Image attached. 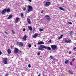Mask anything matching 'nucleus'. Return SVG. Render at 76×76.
Returning <instances> with one entry per match:
<instances>
[{
    "label": "nucleus",
    "instance_id": "f257e3e1",
    "mask_svg": "<svg viewBox=\"0 0 76 76\" xmlns=\"http://www.w3.org/2000/svg\"><path fill=\"white\" fill-rule=\"evenodd\" d=\"M64 39L65 40V43H71V42H72V41L71 40V39H70L65 38Z\"/></svg>",
    "mask_w": 76,
    "mask_h": 76
},
{
    "label": "nucleus",
    "instance_id": "f03ea898",
    "mask_svg": "<svg viewBox=\"0 0 76 76\" xmlns=\"http://www.w3.org/2000/svg\"><path fill=\"white\" fill-rule=\"evenodd\" d=\"M45 45H41L39 47H38V50H41V51H43L45 49Z\"/></svg>",
    "mask_w": 76,
    "mask_h": 76
},
{
    "label": "nucleus",
    "instance_id": "7ed1b4c3",
    "mask_svg": "<svg viewBox=\"0 0 76 76\" xmlns=\"http://www.w3.org/2000/svg\"><path fill=\"white\" fill-rule=\"evenodd\" d=\"M3 63L4 64H6L7 63V58H3Z\"/></svg>",
    "mask_w": 76,
    "mask_h": 76
},
{
    "label": "nucleus",
    "instance_id": "20e7f679",
    "mask_svg": "<svg viewBox=\"0 0 76 76\" xmlns=\"http://www.w3.org/2000/svg\"><path fill=\"white\" fill-rule=\"evenodd\" d=\"M51 47L52 50H55L57 48V46L56 45H51Z\"/></svg>",
    "mask_w": 76,
    "mask_h": 76
},
{
    "label": "nucleus",
    "instance_id": "39448f33",
    "mask_svg": "<svg viewBox=\"0 0 76 76\" xmlns=\"http://www.w3.org/2000/svg\"><path fill=\"white\" fill-rule=\"evenodd\" d=\"M28 12H31L33 8L31 6H29L28 7Z\"/></svg>",
    "mask_w": 76,
    "mask_h": 76
},
{
    "label": "nucleus",
    "instance_id": "423d86ee",
    "mask_svg": "<svg viewBox=\"0 0 76 76\" xmlns=\"http://www.w3.org/2000/svg\"><path fill=\"white\" fill-rule=\"evenodd\" d=\"M50 4H51V2H47L46 3L45 6V7H48V6H49L50 5Z\"/></svg>",
    "mask_w": 76,
    "mask_h": 76
},
{
    "label": "nucleus",
    "instance_id": "0eeeda50",
    "mask_svg": "<svg viewBox=\"0 0 76 76\" xmlns=\"http://www.w3.org/2000/svg\"><path fill=\"white\" fill-rule=\"evenodd\" d=\"M45 49H46V50H51V48L50 47L48 46H45Z\"/></svg>",
    "mask_w": 76,
    "mask_h": 76
},
{
    "label": "nucleus",
    "instance_id": "6e6552de",
    "mask_svg": "<svg viewBox=\"0 0 76 76\" xmlns=\"http://www.w3.org/2000/svg\"><path fill=\"white\" fill-rule=\"evenodd\" d=\"M18 51L19 50L18 48H15V50H14V53H18Z\"/></svg>",
    "mask_w": 76,
    "mask_h": 76
},
{
    "label": "nucleus",
    "instance_id": "1a4fd4ad",
    "mask_svg": "<svg viewBox=\"0 0 76 76\" xmlns=\"http://www.w3.org/2000/svg\"><path fill=\"white\" fill-rule=\"evenodd\" d=\"M44 42L43 41H40V42H38L37 43V44H38L39 45H42L43 44H44Z\"/></svg>",
    "mask_w": 76,
    "mask_h": 76
},
{
    "label": "nucleus",
    "instance_id": "9d476101",
    "mask_svg": "<svg viewBox=\"0 0 76 76\" xmlns=\"http://www.w3.org/2000/svg\"><path fill=\"white\" fill-rule=\"evenodd\" d=\"M18 44L20 47H22L23 45V43L22 42H18Z\"/></svg>",
    "mask_w": 76,
    "mask_h": 76
},
{
    "label": "nucleus",
    "instance_id": "9b49d317",
    "mask_svg": "<svg viewBox=\"0 0 76 76\" xmlns=\"http://www.w3.org/2000/svg\"><path fill=\"white\" fill-rule=\"evenodd\" d=\"M38 34H34V35L33 36V38H37L38 36Z\"/></svg>",
    "mask_w": 76,
    "mask_h": 76
},
{
    "label": "nucleus",
    "instance_id": "f8f14e48",
    "mask_svg": "<svg viewBox=\"0 0 76 76\" xmlns=\"http://www.w3.org/2000/svg\"><path fill=\"white\" fill-rule=\"evenodd\" d=\"M6 12V9H4V10L1 13L2 15H4L5 13Z\"/></svg>",
    "mask_w": 76,
    "mask_h": 76
},
{
    "label": "nucleus",
    "instance_id": "ddd939ff",
    "mask_svg": "<svg viewBox=\"0 0 76 76\" xmlns=\"http://www.w3.org/2000/svg\"><path fill=\"white\" fill-rule=\"evenodd\" d=\"M27 22L28 23H29V24H31V20H30V19L29 18H27Z\"/></svg>",
    "mask_w": 76,
    "mask_h": 76
},
{
    "label": "nucleus",
    "instance_id": "4468645a",
    "mask_svg": "<svg viewBox=\"0 0 76 76\" xmlns=\"http://www.w3.org/2000/svg\"><path fill=\"white\" fill-rule=\"evenodd\" d=\"M26 38H27L26 35H25L23 37V39L24 41H26Z\"/></svg>",
    "mask_w": 76,
    "mask_h": 76
},
{
    "label": "nucleus",
    "instance_id": "2eb2a0df",
    "mask_svg": "<svg viewBox=\"0 0 76 76\" xmlns=\"http://www.w3.org/2000/svg\"><path fill=\"white\" fill-rule=\"evenodd\" d=\"M68 72L71 75H73V71L69 70L68 71Z\"/></svg>",
    "mask_w": 76,
    "mask_h": 76
},
{
    "label": "nucleus",
    "instance_id": "dca6fc26",
    "mask_svg": "<svg viewBox=\"0 0 76 76\" xmlns=\"http://www.w3.org/2000/svg\"><path fill=\"white\" fill-rule=\"evenodd\" d=\"M6 12H7V13H9V12H10V9H6Z\"/></svg>",
    "mask_w": 76,
    "mask_h": 76
},
{
    "label": "nucleus",
    "instance_id": "f3484780",
    "mask_svg": "<svg viewBox=\"0 0 76 76\" xmlns=\"http://www.w3.org/2000/svg\"><path fill=\"white\" fill-rule=\"evenodd\" d=\"M46 18L48 19V20H49V19H50V16H49L48 15H46Z\"/></svg>",
    "mask_w": 76,
    "mask_h": 76
},
{
    "label": "nucleus",
    "instance_id": "a211bd4d",
    "mask_svg": "<svg viewBox=\"0 0 76 76\" xmlns=\"http://www.w3.org/2000/svg\"><path fill=\"white\" fill-rule=\"evenodd\" d=\"M7 52L8 54H10L11 53V50H10V49H8L7 50Z\"/></svg>",
    "mask_w": 76,
    "mask_h": 76
},
{
    "label": "nucleus",
    "instance_id": "6ab92c4d",
    "mask_svg": "<svg viewBox=\"0 0 76 76\" xmlns=\"http://www.w3.org/2000/svg\"><path fill=\"white\" fill-rule=\"evenodd\" d=\"M59 9L60 10H63V11H65V10L61 7H59Z\"/></svg>",
    "mask_w": 76,
    "mask_h": 76
},
{
    "label": "nucleus",
    "instance_id": "aec40b11",
    "mask_svg": "<svg viewBox=\"0 0 76 76\" xmlns=\"http://www.w3.org/2000/svg\"><path fill=\"white\" fill-rule=\"evenodd\" d=\"M16 20H15V22L16 23H18V22H19V18H16Z\"/></svg>",
    "mask_w": 76,
    "mask_h": 76
},
{
    "label": "nucleus",
    "instance_id": "412c9836",
    "mask_svg": "<svg viewBox=\"0 0 76 76\" xmlns=\"http://www.w3.org/2000/svg\"><path fill=\"white\" fill-rule=\"evenodd\" d=\"M12 18V15H11L9 16V17L8 18V19H10L11 18Z\"/></svg>",
    "mask_w": 76,
    "mask_h": 76
},
{
    "label": "nucleus",
    "instance_id": "4be33fe9",
    "mask_svg": "<svg viewBox=\"0 0 76 76\" xmlns=\"http://www.w3.org/2000/svg\"><path fill=\"white\" fill-rule=\"evenodd\" d=\"M28 28L30 31H31L32 29V27H31V26H28Z\"/></svg>",
    "mask_w": 76,
    "mask_h": 76
},
{
    "label": "nucleus",
    "instance_id": "5701e85b",
    "mask_svg": "<svg viewBox=\"0 0 76 76\" xmlns=\"http://www.w3.org/2000/svg\"><path fill=\"white\" fill-rule=\"evenodd\" d=\"M63 35L62 34L60 37H58V39H61L62 38V37H63Z\"/></svg>",
    "mask_w": 76,
    "mask_h": 76
},
{
    "label": "nucleus",
    "instance_id": "b1692460",
    "mask_svg": "<svg viewBox=\"0 0 76 76\" xmlns=\"http://www.w3.org/2000/svg\"><path fill=\"white\" fill-rule=\"evenodd\" d=\"M69 63V61L66 60L65 61V63L66 64H67V63Z\"/></svg>",
    "mask_w": 76,
    "mask_h": 76
},
{
    "label": "nucleus",
    "instance_id": "393cba45",
    "mask_svg": "<svg viewBox=\"0 0 76 76\" xmlns=\"http://www.w3.org/2000/svg\"><path fill=\"white\" fill-rule=\"evenodd\" d=\"M20 15H21V17H22V18H23V13H21Z\"/></svg>",
    "mask_w": 76,
    "mask_h": 76
},
{
    "label": "nucleus",
    "instance_id": "a878e982",
    "mask_svg": "<svg viewBox=\"0 0 76 76\" xmlns=\"http://www.w3.org/2000/svg\"><path fill=\"white\" fill-rule=\"evenodd\" d=\"M25 71H27L28 70V68L26 67H25Z\"/></svg>",
    "mask_w": 76,
    "mask_h": 76
},
{
    "label": "nucleus",
    "instance_id": "bb28decb",
    "mask_svg": "<svg viewBox=\"0 0 76 76\" xmlns=\"http://www.w3.org/2000/svg\"><path fill=\"white\" fill-rule=\"evenodd\" d=\"M44 31V30L42 29H39V31H40V32H41V31Z\"/></svg>",
    "mask_w": 76,
    "mask_h": 76
},
{
    "label": "nucleus",
    "instance_id": "cd10ccee",
    "mask_svg": "<svg viewBox=\"0 0 76 76\" xmlns=\"http://www.w3.org/2000/svg\"><path fill=\"white\" fill-rule=\"evenodd\" d=\"M12 32L13 33V34H15V32L13 30H12Z\"/></svg>",
    "mask_w": 76,
    "mask_h": 76
},
{
    "label": "nucleus",
    "instance_id": "c85d7f7f",
    "mask_svg": "<svg viewBox=\"0 0 76 76\" xmlns=\"http://www.w3.org/2000/svg\"><path fill=\"white\" fill-rule=\"evenodd\" d=\"M40 53H41L40 52H38L37 53V56H39V55H40Z\"/></svg>",
    "mask_w": 76,
    "mask_h": 76
},
{
    "label": "nucleus",
    "instance_id": "c756f323",
    "mask_svg": "<svg viewBox=\"0 0 76 76\" xmlns=\"http://www.w3.org/2000/svg\"><path fill=\"white\" fill-rule=\"evenodd\" d=\"M50 58H51V59H53V56H50Z\"/></svg>",
    "mask_w": 76,
    "mask_h": 76
},
{
    "label": "nucleus",
    "instance_id": "7c9ffc66",
    "mask_svg": "<svg viewBox=\"0 0 76 76\" xmlns=\"http://www.w3.org/2000/svg\"><path fill=\"white\" fill-rule=\"evenodd\" d=\"M68 23L70 25H72V23L71 22H68Z\"/></svg>",
    "mask_w": 76,
    "mask_h": 76
},
{
    "label": "nucleus",
    "instance_id": "2f4dec72",
    "mask_svg": "<svg viewBox=\"0 0 76 76\" xmlns=\"http://www.w3.org/2000/svg\"><path fill=\"white\" fill-rule=\"evenodd\" d=\"M31 45L30 44L28 45V47L29 48H31Z\"/></svg>",
    "mask_w": 76,
    "mask_h": 76
},
{
    "label": "nucleus",
    "instance_id": "473e14b6",
    "mask_svg": "<svg viewBox=\"0 0 76 76\" xmlns=\"http://www.w3.org/2000/svg\"><path fill=\"white\" fill-rule=\"evenodd\" d=\"M70 64L71 66H72V65H73V64H72V61H71L70 62Z\"/></svg>",
    "mask_w": 76,
    "mask_h": 76
},
{
    "label": "nucleus",
    "instance_id": "72a5a7b5",
    "mask_svg": "<svg viewBox=\"0 0 76 76\" xmlns=\"http://www.w3.org/2000/svg\"><path fill=\"white\" fill-rule=\"evenodd\" d=\"M9 74L8 73H6L5 74V76H9Z\"/></svg>",
    "mask_w": 76,
    "mask_h": 76
},
{
    "label": "nucleus",
    "instance_id": "f704fd0d",
    "mask_svg": "<svg viewBox=\"0 0 76 76\" xmlns=\"http://www.w3.org/2000/svg\"><path fill=\"white\" fill-rule=\"evenodd\" d=\"M28 67H29V68H30V67H31V65H30V64H29L28 65Z\"/></svg>",
    "mask_w": 76,
    "mask_h": 76
},
{
    "label": "nucleus",
    "instance_id": "c9c22d12",
    "mask_svg": "<svg viewBox=\"0 0 76 76\" xmlns=\"http://www.w3.org/2000/svg\"><path fill=\"white\" fill-rule=\"evenodd\" d=\"M26 8H23V10L24 11H25V10H26Z\"/></svg>",
    "mask_w": 76,
    "mask_h": 76
},
{
    "label": "nucleus",
    "instance_id": "e433bc0d",
    "mask_svg": "<svg viewBox=\"0 0 76 76\" xmlns=\"http://www.w3.org/2000/svg\"><path fill=\"white\" fill-rule=\"evenodd\" d=\"M25 31H26V29H25V28H24V29L23 30V32H25Z\"/></svg>",
    "mask_w": 76,
    "mask_h": 76
},
{
    "label": "nucleus",
    "instance_id": "4c0bfd02",
    "mask_svg": "<svg viewBox=\"0 0 76 76\" xmlns=\"http://www.w3.org/2000/svg\"><path fill=\"white\" fill-rule=\"evenodd\" d=\"M72 33H73V31H71L70 32V34H71V35L72 34Z\"/></svg>",
    "mask_w": 76,
    "mask_h": 76
},
{
    "label": "nucleus",
    "instance_id": "58836bf2",
    "mask_svg": "<svg viewBox=\"0 0 76 76\" xmlns=\"http://www.w3.org/2000/svg\"><path fill=\"white\" fill-rule=\"evenodd\" d=\"M1 54H2V53L1 52V51H0V55H1Z\"/></svg>",
    "mask_w": 76,
    "mask_h": 76
},
{
    "label": "nucleus",
    "instance_id": "ea45409f",
    "mask_svg": "<svg viewBox=\"0 0 76 76\" xmlns=\"http://www.w3.org/2000/svg\"><path fill=\"white\" fill-rule=\"evenodd\" d=\"M76 49V47H75L73 48L74 50H75V49Z\"/></svg>",
    "mask_w": 76,
    "mask_h": 76
},
{
    "label": "nucleus",
    "instance_id": "a19ab883",
    "mask_svg": "<svg viewBox=\"0 0 76 76\" xmlns=\"http://www.w3.org/2000/svg\"><path fill=\"white\" fill-rule=\"evenodd\" d=\"M75 58L72 59V61H75Z\"/></svg>",
    "mask_w": 76,
    "mask_h": 76
},
{
    "label": "nucleus",
    "instance_id": "79ce46f5",
    "mask_svg": "<svg viewBox=\"0 0 76 76\" xmlns=\"http://www.w3.org/2000/svg\"><path fill=\"white\" fill-rule=\"evenodd\" d=\"M43 12H44V10H42V11L41 13H43Z\"/></svg>",
    "mask_w": 76,
    "mask_h": 76
},
{
    "label": "nucleus",
    "instance_id": "37998d69",
    "mask_svg": "<svg viewBox=\"0 0 76 76\" xmlns=\"http://www.w3.org/2000/svg\"><path fill=\"white\" fill-rule=\"evenodd\" d=\"M29 1H30V2H31L32 1V0H28Z\"/></svg>",
    "mask_w": 76,
    "mask_h": 76
},
{
    "label": "nucleus",
    "instance_id": "c03bdc74",
    "mask_svg": "<svg viewBox=\"0 0 76 76\" xmlns=\"http://www.w3.org/2000/svg\"><path fill=\"white\" fill-rule=\"evenodd\" d=\"M5 34H7V33L6 32V31H5Z\"/></svg>",
    "mask_w": 76,
    "mask_h": 76
},
{
    "label": "nucleus",
    "instance_id": "a18cd8bd",
    "mask_svg": "<svg viewBox=\"0 0 76 76\" xmlns=\"http://www.w3.org/2000/svg\"><path fill=\"white\" fill-rule=\"evenodd\" d=\"M71 53H72L71 52H70L69 53V54H71Z\"/></svg>",
    "mask_w": 76,
    "mask_h": 76
},
{
    "label": "nucleus",
    "instance_id": "49530a36",
    "mask_svg": "<svg viewBox=\"0 0 76 76\" xmlns=\"http://www.w3.org/2000/svg\"><path fill=\"white\" fill-rule=\"evenodd\" d=\"M34 47H36V45H34Z\"/></svg>",
    "mask_w": 76,
    "mask_h": 76
},
{
    "label": "nucleus",
    "instance_id": "de8ad7c7",
    "mask_svg": "<svg viewBox=\"0 0 76 76\" xmlns=\"http://www.w3.org/2000/svg\"><path fill=\"white\" fill-rule=\"evenodd\" d=\"M75 16H76V13H75Z\"/></svg>",
    "mask_w": 76,
    "mask_h": 76
},
{
    "label": "nucleus",
    "instance_id": "09e8293b",
    "mask_svg": "<svg viewBox=\"0 0 76 76\" xmlns=\"http://www.w3.org/2000/svg\"><path fill=\"white\" fill-rule=\"evenodd\" d=\"M20 51V53H21V51Z\"/></svg>",
    "mask_w": 76,
    "mask_h": 76
},
{
    "label": "nucleus",
    "instance_id": "8fccbe9b",
    "mask_svg": "<svg viewBox=\"0 0 76 76\" xmlns=\"http://www.w3.org/2000/svg\"><path fill=\"white\" fill-rule=\"evenodd\" d=\"M51 40H50V42H51Z\"/></svg>",
    "mask_w": 76,
    "mask_h": 76
},
{
    "label": "nucleus",
    "instance_id": "3c124183",
    "mask_svg": "<svg viewBox=\"0 0 76 76\" xmlns=\"http://www.w3.org/2000/svg\"><path fill=\"white\" fill-rule=\"evenodd\" d=\"M3 0H2V1H3Z\"/></svg>",
    "mask_w": 76,
    "mask_h": 76
},
{
    "label": "nucleus",
    "instance_id": "603ef678",
    "mask_svg": "<svg viewBox=\"0 0 76 76\" xmlns=\"http://www.w3.org/2000/svg\"><path fill=\"white\" fill-rule=\"evenodd\" d=\"M61 0L63 1V0Z\"/></svg>",
    "mask_w": 76,
    "mask_h": 76
},
{
    "label": "nucleus",
    "instance_id": "864d4df0",
    "mask_svg": "<svg viewBox=\"0 0 76 76\" xmlns=\"http://www.w3.org/2000/svg\"><path fill=\"white\" fill-rule=\"evenodd\" d=\"M54 60H55V59H54Z\"/></svg>",
    "mask_w": 76,
    "mask_h": 76
},
{
    "label": "nucleus",
    "instance_id": "5fc2aeb1",
    "mask_svg": "<svg viewBox=\"0 0 76 76\" xmlns=\"http://www.w3.org/2000/svg\"><path fill=\"white\" fill-rule=\"evenodd\" d=\"M31 76H32L31 75Z\"/></svg>",
    "mask_w": 76,
    "mask_h": 76
}]
</instances>
